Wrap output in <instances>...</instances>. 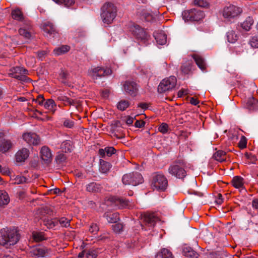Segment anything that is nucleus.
Segmentation results:
<instances>
[{
  "label": "nucleus",
  "instance_id": "obj_2",
  "mask_svg": "<svg viewBox=\"0 0 258 258\" xmlns=\"http://www.w3.org/2000/svg\"><path fill=\"white\" fill-rule=\"evenodd\" d=\"M151 185L154 190L164 191L168 186L167 179L163 174L156 172L152 175Z\"/></svg>",
  "mask_w": 258,
  "mask_h": 258
},
{
  "label": "nucleus",
  "instance_id": "obj_53",
  "mask_svg": "<svg viewBox=\"0 0 258 258\" xmlns=\"http://www.w3.org/2000/svg\"><path fill=\"white\" fill-rule=\"evenodd\" d=\"M247 145V139L244 136H242L238 143V147L242 149L246 148Z\"/></svg>",
  "mask_w": 258,
  "mask_h": 258
},
{
  "label": "nucleus",
  "instance_id": "obj_24",
  "mask_svg": "<svg viewBox=\"0 0 258 258\" xmlns=\"http://www.w3.org/2000/svg\"><path fill=\"white\" fill-rule=\"evenodd\" d=\"M42 29L47 36L54 35L56 32L53 25L50 22L44 23L42 26Z\"/></svg>",
  "mask_w": 258,
  "mask_h": 258
},
{
  "label": "nucleus",
  "instance_id": "obj_22",
  "mask_svg": "<svg viewBox=\"0 0 258 258\" xmlns=\"http://www.w3.org/2000/svg\"><path fill=\"white\" fill-rule=\"evenodd\" d=\"M154 36L157 43L159 45H164L167 41V36L164 32L162 31L154 32Z\"/></svg>",
  "mask_w": 258,
  "mask_h": 258
},
{
  "label": "nucleus",
  "instance_id": "obj_25",
  "mask_svg": "<svg viewBox=\"0 0 258 258\" xmlns=\"http://www.w3.org/2000/svg\"><path fill=\"white\" fill-rule=\"evenodd\" d=\"M192 58L195 60L196 64L199 68L203 71L206 69V64L205 62L204 59L198 54H195L192 55Z\"/></svg>",
  "mask_w": 258,
  "mask_h": 258
},
{
  "label": "nucleus",
  "instance_id": "obj_56",
  "mask_svg": "<svg viewBox=\"0 0 258 258\" xmlns=\"http://www.w3.org/2000/svg\"><path fill=\"white\" fill-rule=\"evenodd\" d=\"M63 125L68 128H72L74 125V122L72 120L66 118L63 121Z\"/></svg>",
  "mask_w": 258,
  "mask_h": 258
},
{
  "label": "nucleus",
  "instance_id": "obj_52",
  "mask_svg": "<svg viewBox=\"0 0 258 258\" xmlns=\"http://www.w3.org/2000/svg\"><path fill=\"white\" fill-rule=\"evenodd\" d=\"M123 228L122 224L118 223L112 225V229L116 233L120 232Z\"/></svg>",
  "mask_w": 258,
  "mask_h": 258
},
{
  "label": "nucleus",
  "instance_id": "obj_43",
  "mask_svg": "<svg viewBox=\"0 0 258 258\" xmlns=\"http://www.w3.org/2000/svg\"><path fill=\"white\" fill-rule=\"evenodd\" d=\"M130 104V102L128 101L122 100L118 103L117 107L119 110L123 111L129 107Z\"/></svg>",
  "mask_w": 258,
  "mask_h": 258
},
{
  "label": "nucleus",
  "instance_id": "obj_19",
  "mask_svg": "<svg viewBox=\"0 0 258 258\" xmlns=\"http://www.w3.org/2000/svg\"><path fill=\"white\" fill-rule=\"evenodd\" d=\"M125 91L131 95H135L137 91V85L134 82L126 81L124 85Z\"/></svg>",
  "mask_w": 258,
  "mask_h": 258
},
{
  "label": "nucleus",
  "instance_id": "obj_30",
  "mask_svg": "<svg viewBox=\"0 0 258 258\" xmlns=\"http://www.w3.org/2000/svg\"><path fill=\"white\" fill-rule=\"evenodd\" d=\"M182 252L185 256L191 258H198L199 256V254L190 247H184L183 249Z\"/></svg>",
  "mask_w": 258,
  "mask_h": 258
},
{
  "label": "nucleus",
  "instance_id": "obj_4",
  "mask_svg": "<svg viewBox=\"0 0 258 258\" xmlns=\"http://www.w3.org/2000/svg\"><path fill=\"white\" fill-rule=\"evenodd\" d=\"M185 162L182 160H177L168 168L169 173L179 179H183L186 175L184 169Z\"/></svg>",
  "mask_w": 258,
  "mask_h": 258
},
{
  "label": "nucleus",
  "instance_id": "obj_39",
  "mask_svg": "<svg viewBox=\"0 0 258 258\" xmlns=\"http://www.w3.org/2000/svg\"><path fill=\"white\" fill-rule=\"evenodd\" d=\"M226 155L224 151L219 150L213 155V158L217 161L222 162L226 160Z\"/></svg>",
  "mask_w": 258,
  "mask_h": 258
},
{
  "label": "nucleus",
  "instance_id": "obj_1",
  "mask_svg": "<svg viewBox=\"0 0 258 258\" xmlns=\"http://www.w3.org/2000/svg\"><path fill=\"white\" fill-rule=\"evenodd\" d=\"M20 237L17 229L3 228L0 230V245L9 248L15 245L19 241Z\"/></svg>",
  "mask_w": 258,
  "mask_h": 258
},
{
  "label": "nucleus",
  "instance_id": "obj_6",
  "mask_svg": "<svg viewBox=\"0 0 258 258\" xmlns=\"http://www.w3.org/2000/svg\"><path fill=\"white\" fill-rule=\"evenodd\" d=\"M176 82V78L174 76L163 79L158 87V91L162 93L172 89L175 87Z\"/></svg>",
  "mask_w": 258,
  "mask_h": 258
},
{
  "label": "nucleus",
  "instance_id": "obj_12",
  "mask_svg": "<svg viewBox=\"0 0 258 258\" xmlns=\"http://www.w3.org/2000/svg\"><path fill=\"white\" fill-rule=\"evenodd\" d=\"M23 139L29 145H38L40 139L38 135L34 133H26L23 135Z\"/></svg>",
  "mask_w": 258,
  "mask_h": 258
},
{
  "label": "nucleus",
  "instance_id": "obj_15",
  "mask_svg": "<svg viewBox=\"0 0 258 258\" xmlns=\"http://www.w3.org/2000/svg\"><path fill=\"white\" fill-rule=\"evenodd\" d=\"M29 156V151L25 148L19 150L16 154L15 157L16 161L22 162L25 161Z\"/></svg>",
  "mask_w": 258,
  "mask_h": 258
},
{
  "label": "nucleus",
  "instance_id": "obj_41",
  "mask_svg": "<svg viewBox=\"0 0 258 258\" xmlns=\"http://www.w3.org/2000/svg\"><path fill=\"white\" fill-rule=\"evenodd\" d=\"M227 38L229 42L234 43L237 41L238 36L234 31L230 30L227 33Z\"/></svg>",
  "mask_w": 258,
  "mask_h": 258
},
{
  "label": "nucleus",
  "instance_id": "obj_14",
  "mask_svg": "<svg viewBox=\"0 0 258 258\" xmlns=\"http://www.w3.org/2000/svg\"><path fill=\"white\" fill-rule=\"evenodd\" d=\"M57 100L62 102L64 105L75 106L76 109L80 110L81 108V104L80 101L77 99H72L67 96L60 95L57 97Z\"/></svg>",
  "mask_w": 258,
  "mask_h": 258
},
{
  "label": "nucleus",
  "instance_id": "obj_59",
  "mask_svg": "<svg viewBox=\"0 0 258 258\" xmlns=\"http://www.w3.org/2000/svg\"><path fill=\"white\" fill-rule=\"evenodd\" d=\"M94 250H89L86 254V258H95L97 254Z\"/></svg>",
  "mask_w": 258,
  "mask_h": 258
},
{
  "label": "nucleus",
  "instance_id": "obj_5",
  "mask_svg": "<svg viewBox=\"0 0 258 258\" xmlns=\"http://www.w3.org/2000/svg\"><path fill=\"white\" fill-rule=\"evenodd\" d=\"M122 181L124 185L136 186L143 182V178L141 173L138 172H133L124 174L122 176Z\"/></svg>",
  "mask_w": 258,
  "mask_h": 258
},
{
  "label": "nucleus",
  "instance_id": "obj_47",
  "mask_svg": "<svg viewBox=\"0 0 258 258\" xmlns=\"http://www.w3.org/2000/svg\"><path fill=\"white\" fill-rule=\"evenodd\" d=\"M66 155L61 153H58L56 156L55 160L57 163L60 164L64 162L66 160Z\"/></svg>",
  "mask_w": 258,
  "mask_h": 258
},
{
  "label": "nucleus",
  "instance_id": "obj_29",
  "mask_svg": "<svg viewBox=\"0 0 258 258\" xmlns=\"http://www.w3.org/2000/svg\"><path fill=\"white\" fill-rule=\"evenodd\" d=\"M104 217L109 223H116L119 219L118 213H112L107 212L104 214Z\"/></svg>",
  "mask_w": 258,
  "mask_h": 258
},
{
  "label": "nucleus",
  "instance_id": "obj_18",
  "mask_svg": "<svg viewBox=\"0 0 258 258\" xmlns=\"http://www.w3.org/2000/svg\"><path fill=\"white\" fill-rule=\"evenodd\" d=\"M47 252V249L43 246L34 247L30 250V253L32 255L37 257H44Z\"/></svg>",
  "mask_w": 258,
  "mask_h": 258
},
{
  "label": "nucleus",
  "instance_id": "obj_21",
  "mask_svg": "<svg viewBox=\"0 0 258 258\" xmlns=\"http://www.w3.org/2000/svg\"><path fill=\"white\" fill-rule=\"evenodd\" d=\"M40 155L42 159L46 162H50L52 159V154L50 149L46 146L42 147Z\"/></svg>",
  "mask_w": 258,
  "mask_h": 258
},
{
  "label": "nucleus",
  "instance_id": "obj_23",
  "mask_svg": "<svg viewBox=\"0 0 258 258\" xmlns=\"http://www.w3.org/2000/svg\"><path fill=\"white\" fill-rule=\"evenodd\" d=\"M86 190L90 192H98L102 189V186L95 182H92L86 185Z\"/></svg>",
  "mask_w": 258,
  "mask_h": 258
},
{
  "label": "nucleus",
  "instance_id": "obj_61",
  "mask_svg": "<svg viewBox=\"0 0 258 258\" xmlns=\"http://www.w3.org/2000/svg\"><path fill=\"white\" fill-rule=\"evenodd\" d=\"M215 202L219 205L222 204L223 202V199L222 195L221 194H218L216 199Z\"/></svg>",
  "mask_w": 258,
  "mask_h": 258
},
{
  "label": "nucleus",
  "instance_id": "obj_34",
  "mask_svg": "<svg viewBox=\"0 0 258 258\" xmlns=\"http://www.w3.org/2000/svg\"><path fill=\"white\" fill-rule=\"evenodd\" d=\"M43 223L48 228H53L58 225L57 219L45 218L43 221Z\"/></svg>",
  "mask_w": 258,
  "mask_h": 258
},
{
  "label": "nucleus",
  "instance_id": "obj_13",
  "mask_svg": "<svg viewBox=\"0 0 258 258\" xmlns=\"http://www.w3.org/2000/svg\"><path fill=\"white\" fill-rule=\"evenodd\" d=\"M142 219L149 227H153L159 220L154 213L147 212L142 215Z\"/></svg>",
  "mask_w": 258,
  "mask_h": 258
},
{
  "label": "nucleus",
  "instance_id": "obj_9",
  "mask_svg": "<svg viewBox=\"0 0 258 258\" xmlns=\"http://www.w3.org/2000/svg\"><path fill=\"white\" fill-rule=\"evenodd\" d=\"M112 71L109 68H104L97 67L94 68H91L89 70V74L94 80L97 79L98 78L105 77L110 75Z\"/></svg>",
  "mask_w": 258,
  "mask_h": 258
},
{
  "label": "nucleus",
  "instance_id": "obj_57",
  "mask_svg": "<svg viewBox=\"0 0 258 258\" xmlns=\"http://www.w3.org/2000/svg\"><path fill=\"white\" fill-rule=\"evenodd\" d=\"M245 157L249 159L250 160V162L252 163H254L256 160V157L254 155H253L251 153H248L246 152L244 154Z\"/></svg>",
  "mask_w": 258,
  "mask_h": 258
},
{
  "label": "nucleus",
  "instance_id": "obj_37",
  "mask_svg": "<svg viewBox=\"0 0 258 258\" xmlns=\"http://www.w3.org/2000/svg\"><path fill=\"white\" fill-rule=\"evenodd\" d=\"M70 49L69 45H62L54 49L53 52L55 55H59L68 52Z\"/></svg>",
  "mask_w": 258,
  "mask_h": 258
},
{
  "label": "nucleus",
  "instance_id": "obj_11",
  "mask_svg": "<svg viewBox=\"0 0 258 258\" xmlns=\"http://www.w3.org/2000/svg\"><path fill=\"white\" fill-rule=\"evenodd\" d=\"M182 16L185 21H198L204 17L203 12L192 9L182 13Z\"/></svg>",
  "mask_w": 258,
  "mask_h": 258
},
{
  "label": "nucleus",
  "instance_id": "obj_64",
  "mask_svg": "<svg viewBox=\"0 0 258 258\" xmlns=\"http://www.w3.org/2000/svg\"><path fill=\"white\" fill-rule=\"evenodd\" d=\"M252 207L258 210V199H254L252 202Z\"/></svg>",
  "mask_w": 258,
  "mask_h": 258
},
{
  "label": "nucleus",
  "instance_id": "obj_38",
  "mask_svg": "<svg viewBox=\"0 0 258 258\" xmlns=\"http://www.w3.org/2000/svg\"><path fill=\"white\" fill-rule=\"evenodd\" d=\"M60 149L63 152H70L72 149L71 142L69 140H67L63 142L60 146Z\"/></svg>",
  "mask_w": 258,
  "mask_h": 258
},
{
  "label": "nucleus",
  "instance_id": "obj_28",
  "mask_svg": "<svg viewBox=\"0 0 258 258\" xmlns=\"http://www.w3.org/2000/svg\"><path fill=\"white\" fill-rule=\"evenodd\" d=\"M44 107L49 112L54 113L56 110V104L52 99H49L44 103Z\"/></svg>",
  "mask_w": 258,
  "mask_h": 258
},
{
  "label": "nucleus",
  "instance_id": "obj_36",
  "mask_svg": "<svg viewBox=\"0 0 258 258\" xmlns=\"http://www.w3.org/2000/svg\"><path fill=\"white\" fill-rule=\"evenodd\" d=\"M246 106L250 110H256L258 108V100L253 97L249 98L246 102Z\"/></svg>",
  "mask_w": 258,
  "mask_h": 258
},
{
  "label": "nucleus",
  "instance_id": "obj_58",
  "mask_svg": "<svg viewBox=\"0 0 258 258\" xmlns=\"http://www.w3.org/2000/svg\"><path fill=\"white\" fill-rule=\"evenodd\" d=\"M33 100L37 103L39 105H42L43 102L45 101V99L43 95H39L37 97Z\"/></svg>",
  "mask_w": 258,
  "mask_h": 258
},
{
  "label": "nucleus",
  "instance_id": "obj_63",
  "mask_svg": "<svg viewBox=\"0 0 258 258\" xmlns=\"http://www.w3.org/2000/svg\"><path fill=\"white\" fill-rule=\"evenodd\" d=\"M47 52L45 50H41V51H39L37 52V55H38V57L40 58V59H42L43 57H44V56H45L47 54Z\"/></svg>",
  "mask_w": 258,
  "mask_h": 258
},
{
  "label": "nucleus",
  "instance_id": "obj_51",
  "mask_svg": "<svg viewBox=\"0 0 258 258\" xmlns=\"http://www.w3.org/2000/svg\"><path fill=\"white\" fill-rule=\"evenodd\" d=\"M19 34L23 36L26 38H29L31 37V34L28 31V29L20 28L19 30Z\"/></svg>",
  "mask_w": 258,
  "mask_h": 258
},
{
  "label": "nucleus",
  "instance_id": "obj_10",
  "mask_svg": "<svg viewBox=\"0 0 258 258\" xmlns=\"http://www.w3.org/2000/svg\"><path fill=\"white\" fill-rule=\"evenodd\" d=\"M28 71L23 68L16 67L12 68L10 70L9 76L23 82H26L28 78L25 75Z\"/></svg>",
  "mask_w": 258,
  "mask_h": 258
},
{
  "label": "nucleus",
  "instance_id": "obj_7",
  "mask_svg": "<svg viewBox=\"0 0 258 258\" xmlns=\"http://www.w3.org/2000/svg\"><path fill=\"white\" fill-rule=\"evenodd\" d=\"M242 11L240 8L230 5L223 8L222 14L224 18L231 19L238 17L242 13Z\"/></svg>",
  "mask_w": 258,
  "mask_h": 258
},
{
  "label": "nucleus",
  "instance_id": "obj_62",
  "mask_svg": "<svg viewBox=\"0 0 258 258\" xmlns=\"http://www.w3.org/2000/svg\"><path fill=\"white\" fill-rule=\"evenodd\" d=\"M188 90L187 89H181L179 90L178 92V97H182L185 95H187L188 93Z\"/></svg>",
  "mask_w": 258,
  "mask_h": 258
},
{
  "label": "nucleus",
  "instance_id": "obj_8",
  "mask_svg": "<svg viewBox=\"0 0 258 258\" xmlns=\"http://www.w3.org/2000/svg\"><path fill=\"white\" fill-rule=\"evenodd\" d=\"M130 31L136 38L144 43L148 40L149 36L143 28L138 25L133 24L130 27Z\"/></svg>",
  "mask_w": 258,
  "mask_h": 258
},
{
  "label": "nucleus",
  "instance_id": "obj_27",
  "mask_svg": "<svg viewBox=\"0 0 258 258\" xmlns=\"http://www.w3.org/2000/svg\"><path fill=\"white\" fill-rule=\"evenodd\" d=\"M116 150L112 147H107L104 149H101L99 150L100 156L104 158L106 155L108 157L111 156L115 153Z\"/></svg>",
  "mask_w": 258,
  "mask_h": 258
},
{
  "label": "nucleus",
  "instance_id": "obj_26",
  "mask_svg": "<svg viewBox=\"0 0 258 258\" xmlns=\"http://www.w3.org/2000/svg\"><path fill=\"white\" fill-rule=\"evenodd\" d=\"M232 184L235 188L243 189L244 188L243 178L239 176H234L232 180Z\"/></svg>",
  "mask_w": 258,
  "mask_h": 258
},
{
  "label": "nucleus",
  "instance_id": "obj_20",
  "mask_svg": "<svg viewBox=\"0 0 258 258\" xmlns=\"http://www.w3.org/2000/svg\"><path fill=\"white\" fill-rule=\"evenodd\" d=\"M13 144L11 140L3 139L0 140V152L5 153L12 148Z\"/></svg>",
  "mask_w": 258,
  "mask_h": 258
},
{
  "label": "nucleus",
  "instance_id": "obj_17",
  "mask_svg": "<svg viewBox=\"0 0 258 258\" xmlns=\"http://www.w3.org/2000/svg\"><path fill=\"white\" fill-rule=\"evenodd\" d=\"M110 200L119 208H127L128 206L129 201L122 198L113 197L110 198Z\"/></svg>",
  "mask_w": 258,
  "mask_h": 258
},
{
  "label": "nucleus",
  "instance_id": "obj_48",
  "mask_svg": "<svg viewBox=\"0 0 258 258\" xmlns=\"http://www.w3.org/2000/svg\"><path fill=\"white\" fill-rule=\"evenodd\" d=\"M33 237L36 241H40L44 239V235L42 232H34Z\"/></svg>",
  "mask_w": 258,
  "mask_h": 258
},
{
  "label": "nucleus",
  "instance_id": "obj_40",
  "mask_svg": "<svg viewBox=\"0 0 258 258\" xmlns=\"http://www.w3.org/2000/svg\"><path fill=\"white\" fill-rule=\"evenodd\" d=\"M253 23V19L250 17H248L241 24V27L246 31H249Z\"/></svg>",
  "mask_w": 258,
  "mask_h": 258
},
{
  "label": "nucleus",
  "instance_id": "obj_60",
  "mask_svg": "<svg viewBox=\"0 0 258 258\" xmlns=\"http://www.w3.org/2000/svg\"><path fill=\"white\" fill-rule=\"evenodd\" d=\"M145 122L143 120H137L135 122V126L136 127L141 128L144 126Z\"/></svg>",
  "mask_w": 258,
  "mask_h": 258
},
{
  "label": "nucleus",
  "instance_id": "obj_54",
  "mask_svg": "<svg viewBox=\"0 0 258 258\" xmlns=\"http://www.w3.org/2000/svg\"><path fill=\"white\" fill-rule=\"evenodd\" d=\"M14 180H15L14 183L19 184H22V183L26 182V180H27V178L26 177H25L24 176H17L15 178Z\"/></svg>",
  "mask_w": 258,
  "mask_h": 258
},
{
  "label": "nucleus",
  "instance_id": "obj_50",
  "mask_svg": "<svg viewBox=\"0 0 258 258\" xmlns=\"http://www.w3.org/2000/svg\"><path fill=\"white\" fill-rule=\"evenodd\" d=\"M249 44L252 47L258 48V34L250 39Z\"/></svg>",
  "mask_w": 258,
  "mask_h": 258
},
{
  "label": "nucleus",
  "instance_id": "obj_46",
  "mask_svg": "<svg viewBox=\"0 0 258 258\" xmlns=\"http://www.w3.org/2000/svg\"><path fill=\"white\" fill-rule=\"evenodd\" d=\"M195 5L203 8H208L209 4L205 0H194Z\"/></svg>",
  "mask_w": 258,
  "mask_h": 258
},
{
  "label": "nucleus",
  "instance_id": "obj_33",
  "mask_svg": "<svg viewBox=\"0 0 258 258\" xmlns=\"http://www.w3.org/2000/svg\"><path fill=\"white\" fill-rule=\"evenodd\" d=\"M111 168V165L103 160H100L99 170L101 173H106L108 172Z\"/></svg>",
  "mask_w": 258,
  "mask_h": 258
},
{
  "label": "nucleus",
  "instance_id": "obj_49",
  "mask_svg": "<svg viewBox=\"0 0 258 258\" xmlns=\"http://www.w3.org/2000/svg\"><path fill=\"white\" fill-rule=\"evenodd\" d=\"M168 125L166 123H162L158 127V131L161 133L165 134L168 131Z\"/></svg>",
  "mask_w": 258,
  "mask_h": 258
},
{
  "label": "nucleus",
  "instance_id": "obj_55",
  "mask_svg": "<svg viewBox=\"0 0 258 258\" xmlns=\"http://www.w3.org/2000/svg\"><path fill=\"white\" fill-rule=\"evenodd\" d=\"M98 230L99 227L96 224H92L89 229V231L93 234H96Z\"/></svg>",
  "mask_w": 258,
  "mask_h": 258
},
{
  "label": "nucleus",
  "instance_id": "obj_44",
  "mask_svg": "<svg viewBox=\"0 0 258 258\" xmlns=\"http://www.w3.org/2000/svg\"><path fill=\"white\" fill-rule=\"evenodd\" d=\"M56 3L63 5L66 7H70L75 4V0H53Z\"/></svg>",
  "mask_w": 258,
  "mask_h": 258
},
{
  "label": "nucleus",
  "instance_id": "obj_31",
  "mask_svg": "<svg viewBox=\"0 0 258 258\" xmlns=\"http://www.w3.org/2000/svg\"><path fill=\"white\" fill-rule=\"evenodd\" d=\"M193 67L194 64L192 61L188 60L183 63L181 67V72L184 74H188L192 71Z\"/></svg>",
  "mask_w": 258,
  "mask_h": 258
},
{
  "label": "nucleus",
  "instance_id": "obj_35",
  "mask_svg": "<svg viewBox=\"0 0 258 258\" xmlns=\"http://www.w3.org/2000/svg\"><path fill=\"white\" fill-rule=\"evenodd\" d=\"M155 258H173V256L168 249L163 248L156 255Z\"/></svg>",
  "mask_w": 258,
  "mask_h": 258
},
{
  "label": "nucleus",
  "instance_id": "obj_3",
  "mask_svg": "<svg viewBox=\"0 0 258 258\" xmlns=\"http://www.w3.org/2000/svg\"><path fill=\"white\" fill-rule=\"evenodd\" d=\"M101 17L104 23L110 24L116 15V8L113 4L105 3L102 8Z\"/></svg>",
  "mask_w": 258,
  "mask_h": 258
},
{
  "label": "nucleus",
  "instance_id": "obj_16",
  "mask_svg": "<svg viewBox=\"0 0 258 258\" xmlns=\"http://www.w3.org/2000/svg\"><path fill=\"white\" fill-rule=\"evenodd\" d=\"M141 18L147 22L152 21L155 18V15L150 11L147 9H141L138 12Z\"/></svg>",
  "mask_w": 258,
  "mask_h": 258
},
{
  "label": "nucleus",
  "instance_id": "obj_32",
  "mask_svg": "<svg viewBox=\"0 0 258 258\" xmlns=\"http://www.w3.org/2000/svg\"><path fill=\"white\" fill-rule=\"evenodd\" d=\"M10 202L8 193L5 190H0V206L7 205Z\"/></svg>",
  "mask_w": 258,
  "mask_h": 258
},
{
  "label": "nucleus",
  "instance_id": "obj_45",
  "mask_svg": "<svg viewBox=\"0 0 258 258\" xmlns=\"http://www.w3.org/2000/svg\"><path fill=\"white\" fill-rule=\"evenodd\" d=\"M58 223L62 227H68L70 225V220L65 217H61L58 219Z\"/></svg>",
  "mask_w": 258,
  "mask_h": 258
},
{
  "label": "nucleus",
  "instance_id": "obj_42",
  "mask_svg": "<svg viewBox=\"0 0 258 258\" xmlns=\"http://www.w3.org/2000/svg\"><path fill=\"white\" fill-rule=\"evenodd\" d=\"M12 16L14 19L18 21H22L24 17L20 10L15 9L12 12Z\"/></svg>",
  "mask_w": 258,
  "mask_h": 258
}]
</instances>
